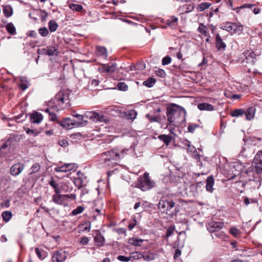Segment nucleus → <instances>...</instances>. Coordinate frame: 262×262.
<instances>
[{"label":"nucleus","instance_id":"3c124183","mask_svg":"<svg viewBox=\"0 0 262 262\" xmlns=\"http://www.w3.org/2000/svg\"><path fill=\"white\" fill-rule=\"evenodd\" d=\"M89 241V238L86 236H83L80 238L79 243L82 245H86L88 244Z\"/></svg>","mask_w":262,"mask_h":262},{"label":"nucleus","instance_id":"393cba45","mask_svg":"<svg viewBox=\"0 0 262 262\" xmlns=\"http://www.w3.org/2000/svg\"><path fill=\"white\" fill-rule=\"evenodd\" d=\"M158 138L165 143L166 145L169 144L172 139L171 137L166 135H159Z\"/></svg>","mask_w":262,"mask_h":262},{"label":"nucleus","instance_id":"0e129e2a","mask_svg":"<svg viewBox=\"0 0 262 262\" xmlns=\"http://www.w3.org/2000/svg\"><path fill=\"white\" fill-rule=\"evenodd\" d=\"M174 231V229L172 228H169L166 232V235L167 236H171Z\"/></svg>","mask_w":262,"mask_h":262},{"label":"nucleus","instance_id":"f03ea898","mask_svg":"<svg viewBox=\"0 0 262 262\" xmlns=\"http://www.w3.org/2000/svg\"><path fill=\"white\" fill-rule=\"evenodd\" d=\"M129 150L128 149H123L121 151L116 149L108 150L101 155V159L105 165L114 167L117 165L118 161L123 158Z\"/></svg>","mask_w":262,"mask_h":262},{"label":"nucleus","instance_id":"e433bc0d","mask_svg":"<svg viewBox=\"0 0 262 262\" xmlns=\"http://www.w3.org/2000/svg\"><path fill=\"white\" fill-rule=\"evenodd\" d=\"M137 113L135 110H132L129 111L126 115L128 119L134 120L136 118Z\"/></svg>","mask_w":262,"mask_h":262},{"label":"nucleus","instance_id":"bb28decb","mask_svg":"<svg viewBox=\"0 0 262 262\" xmlns=\"http://www.w3.org/2000/svg\"><path fill=\"white\" fill-rule=\"evenodd\" d=\"M3 11L6 17H10L12 15L13 10L11 6H5L3 7Z\"/></svg>","mask_w":262,"mask_h":262},{"label":"nucleus","instance_id":"6e6d98bb","mask_svg":"<svg viewBox=\"0 0 262 262\" xmlns=\"http://www.w3.org/2000/svg\"><path fill=\"white\" fill-rule=\"evenodd\" d=\"M10 145V141H6L1 147V151L3 154H5L6 151H5V149L7 148Z\"/></svg>","mask_w":262,"mask_h":262},{"label":"nucleus","instance_id":"f257e3e1","mask_svg":"<svg viewBox=\"0 0 262 262\" xmlns=\"http://www.w3.org/2000/svg\"><path fill=\"white\" fill-rule=\"evenodd\" d=\"M166 115L169 124L167 127L169 128V131L173 134L172 130L174 127L181 125L186 120V112L182 106L172 104L170 107L167 109Z\"/></svg>","mask_w":262,"mask_h":262},{"label":"nucleus","instance_id":"aec40b11","mask_svg":"<svg viewBox=\"0 0 262 262\" xmlns=\"http://www.w3.org/2000/svg\"><path fill=\"white\" fill-rule=\"evenodd\" d=\"M97 51L98 55L102 57L105 59L107 57V50L103 47H97Z\"/></svg>","mask_w":262,"mask_h":262},{"label":"nucleus","instance_id":"473e14b6","mask_svg":"<svg viewBox=\"0 0 262 262\" xmlns=\"http://www.w3.org/2000/svg\"><path fill=\"white\" fill-rule=\"evenodd\" d=\"M198 31L204 35V36H208L209 35L208 31L207 30V28L206 26H204L203 24H201L198 29Z\"/></svg>","mask_w":262,"mask_h":262},{"label":"nucleus","instance_id":"2eb2a0df","mask_svg":"<svg viewBox=\"0 0 262 262\" xmlns=\"http://www.w3.org/2000/svg\"><path fill=\"white\" fill-rule=\"evenodd\" d=\"M194 6L193 4H186L180 7L179 11L181 13H187L191 12L194 9Z\"/></svg>","mask_w":262,"mask_h":262},{"label":"nucleus","instance_id":"39448f33","mask_svg":"<svg viewBox=\"0 0 262 262\" xmlns=\"http://www.w3.org/2000/svg\"><path fill=\"white\" fill-rule=\"evenodd\" d=\"M70 93L68 91L63 90L58 92L55 96L54 102L58 105L61 106V104L69 103Z\"/></svg>","mask_w":262,"mask_h":262},{"label":"nucleus","instance_id":"4c0bfd02","mask_svg":"<svg viewBox=\"0 0 262 262\" xmlns=\"http://www.w3.org/2000/svg\"><path fill=\"white\" fill-rule=\"evenodd\" d=\"M69 8L72 10L77 12H79L82 10V6L80 5L71 4L69 5Z\"/></svg>","mask_w":262,"mask_h":262},{"label":"nucleus","instance_id":"c85d7f7f","mask_svg":"<svg viewBox=\"0 0 262 262\" xmlns=\"http://www.w3.org/2000/svg\"><path fill=\"white\" fill-rule=\"evenodd\" d=\"M107 73H114L117 71V64L115 63H112L111 64H106Z\"/></svg>","mask_w":262,"mask_h":262},{"label":"nucleus","instance_id":"4468645a","mask_svg":"<svg viewBox=\"0 0 262 262\" xmlns=\"http://www.w3.org/2000/svg\"><path fill=\"white\" fill-rule=\"evenodd\" d=\"M256 109L254 107H249L246 111H245L246 119L248 121L252 120L255 114Z\"/></svg>","mask_w":262,"mask_h":262},{"label":"nucleus","instance_id":"0eeeda50","mask_svg":"<svg viewBox=\"0 0 262 262\" xmlns=\"http://www.w3.org/2000/svg\"><path fill=\"white\" fill-rule=\"evenodd\" d=\"M87 123V121H84L83 122H79L73 120L69 118H67L60 122V125L65 128H69L74 126H80L82 125L83 124L86 125Z\"/></svg>","mask_w":262,"mask_h":262},{"label":"nucleus","instance_id":"8fccbe9b","mask_svg":"<svg viewBox=\"0 0 262 262\" xmlns=\"http://www.w3.org/2000/svg\"><path fill=\"white\" fill-rule=\"evenodd\" d=\"M118 259L121 261L128 262L131 261L130 255L129 256H125L123 255H119L118 257Z\"/></svg>","mask_w":262,"mask_h":262},{"label":"nucleus","instance_id":"7ed1b4c3","mask_svg":"<svg viewBox=\"0 0 262 262\" xmlns=\"http://www.w3.org/2000/svg\"><path fill=\"white\" fill-rule=\"evenodd\" d=\"M136 186L142 191H146L152 188L154 186V183L149 179V174L145 173L138 179Z\"/></svg>","mask_w":262,"mask_h":262},{"label":"nucleus","instance_id":"5fc2aeb1","mask_svg":"<svg viewBox=\"0 0 262 262\" xmlns=\"http://www.w3.org/2000/svg\"><path fill=\"white\" fill-rule=\"evenodd\" d=\"M155 73L157 76L160 77H164L166 75L165 71L163 70L160 69L156 70Z\"/></svg>","mask_w":262,"mask_h":262},{"label":"nucleus","instance_id":"a19ab883","mask_svg":"<svg viewBox=\"0 0 262 262\" xmlns=\"http://www.w3.org/2000/svg\"><path fill=\"white\" fill-rule=\"evenodd\" d=\"M55 171L56 172H67L68 171L66 164L61 166H58L55 168Z\"/></svg>","mask_w":262,"mask_h":262},{"label":"nucleus","instance_id":"cd10ccee","mask_svg":"<svg viewBox=\"0 0 262 262\" xmlns=\"http://www.w3.org/2000/svg\"><path fill=\"white\" fill-rule=\"evenodd\" d=\"M156 79L152 78V77H149L147 80L144 81L143 83V85L148 87V88H151L153 86V85L156 83Z\"/></svg>","mask_w":262,"mask_h":262},{"label":"nucleus","instance_id":"5701e85b","mask_svg":"<svg viewBox=\"0 0 262 262\" xmlns=\"http://www.w3.org/2000/svg\"><path fill=\"white\" fill-rule=\"evenodd\" d=\"M142 258L147 261H150L155 259L154 255L148 252H142Z\"/></svg>","mask_w":262,"mask_h":262},{"label":"nucleus","instance_id":"b1692460","mask_svg":"<svg viewBox=\"0 0 262 262\" xmlns=\"http://www.w3.org/2000/svg\"><path fill=\"white\" fill-rule=\"evenodd\" d=\"M6 28L7 31L9 34L12 35H15L16 34L15 27L12 23H8L6 26Z\"/></svg>","mask_w":262,"mask_h":262},{"label":"nucleus","instance_id":"680f3d73","mask_svg":"<svg viewBox=\"0 0 262 262\" xmlns=\"http://www.w3.org/2000/svg\"><path fill=\"white\" fill-rule=\"evenodd\" d=\"M181 250L178 249H177L176 250V252H175V254L173 256L174 259L177 260L179 257V256L181 255Z\"/></svg>","mask_w":262,"mask_h":262},{"label":"nucleus","instance_id":"72a5a7b5","mask_svg":"<svg viewBox=\"0 0 262 262\" xmlns=\"http://www.w3.org/2000/svg\"><path fill=\"white\" fill-rule=\"evenodd\" d=\"M95 121H98L100 122H105L106 123V122H108V119L106 117L96 113Z\"/></svg>","mask_w":262,"mask_h":262},{"label":"nucleus","instance_id":"338daca9","mask_svg":"<svg viewBox=\"0 0 262 262\" xmlns=\"http://www.w3.org/2000/svg\"><path fill=\"white\" fill-rule=\"evenodd\" d=\"M187 150L189 152H194L195 150V149L194 147L191 145H188V147L187 148Z\"/></svg>","mask_w":262,"mask_h":262},{"label":"nucleus","instance_id":"f8f14e48","mask_svg":"<svg viewBox=\"0 0 262 262\" xmlns=\"http://www.w3.org/2000/svg\"><path fill=\"white\" fill-rule=\"evenodd\" d=\"M68 195H62L59 193H56L52 195V201L58 205L63 204L66 199L68 198Z\"/></svg>","mask_w":262,"mask_h":262},{"label":"nucleus","instance_id":"c9c22d12","mask_svg":"<svg viewBox=\"0 0 262 262\" xmlns=\"http://www.w3.org/2000/svg\"><path fill=\"white\" fill-rule=\"evenodd\" d=\"M96 112L93 111H88L85 113V116L92 120V121H95L96 118Z\"/></svg>","mask_w":262,"mask_h":262},{"label":"nucleus","instance_id":"dca6fc26","mask_svg":"<svg viewBox=\"0 0 262 262\" xmlns=\"http://www.w3.org/2000/svg\"><path fill=\"white\" fill-rule=\"evenodd\" d=\"M216 47L218 50H224L226 48V44L223 41L220 35L217 34L216 36Z\"/></svg>","mask_w":262,"mask_h":262},{"label":"nucleus","instance_id":"603ef678","mask_svg":"<svg viewBox=\"0 0 262 262\" xmlns=\"http://www.w3.org/2000/svg\"><path fill=\"white\" fill-rule=\"evenodd\" d=\"M145 64L143 62H139L134 66V68L136 70H142L145 68Z\"/></svg>","mask_w":262,"mask_h":262},{"label":"nucleus","instance_id":"f704fd0d","mask_svg":"<svg viewBox=\"0 0 262 262\" xmlns=\"http://www.w3.org/2000/svg\"><path fill=\"white\" fill-rule=\"evenodd\" d=\"M26 133L28 135H31L33 136H36L40 133V132L36 129H31L29 128H25Z\"/></svg>","mask_w":262,"mask_h":262},{"label":"nucleus","instance_id":"ddd939ff","mask_svg":"<svg viewBox=\"0 0 262 262\" xmlns=\"http://www.w3.org/2000/svg\"><path fill=\"white\" fill-rule=\"evenodd\" d=\"M42 120V115L38 112H34L31 114L30 120L33 123H39Z\"/></svg>","mask_w":262,"mask_h":262},{"label":"nucleus","instance_id":"412c9836","mask_svg":"<svg viewBox=\"0 0 262 262\" xmlns=\"http://www.w3.org/2000/svg\"><path fill=\"white\" fill-rule=\"evenodd\" d=\"M104 237L100 234L98 233L95 237V241L98 246L102 247L104 245Z\"/></svg>","mask_w":262,"mask_h":262},{"label":"nucleus","instance_id":"4be33fe9","mask_svg":"<svg viewBox=\"0 0 262 262\" xmlns=\"http://www.w3.org/2000/svg\"><path fill=\"white\" fill-rule=\"evenodd\" d=\"M211 6V3H202L198 6L196 8V10L198 12H201L209 8Z\"/></svg>","mask_w":262,"mask_h":262},{"label":"nucleus","instance_id":"a878e982","mask_svg":"<svg viewBox=\"0 0 262 262\" xmlns=\"http://www.w3.org/2000/svg\"><path fill=\"white\" fill-rule=\"evenodd\" d=\"M49 184L54 188L55 193H60L58 185L53 177L51 178V180L49 181Z\"/></svg>","mask_w":262,"mask_h":262},{"label":"nucleus","instance_id":"7c9ffc66","mask_svg":"<svg viewBox=\"0 0 262 262\" xmlns=\"http://www.w3.org/2000/svg\"><path fill=\"white\" fill-rule=\"evenodd\" d=\"M130 256L131 258V261H134L135 260H138L140 258H142V252H133L130 254Z\"/></svg>","mask_w":262,"mask_h":262},{"label":"nucleus","instance_id":"c03bdc74","mask_svg":"<svg viewBox=\"0 0 262 262\" xmlns=\"http://www.w3.org/2000/svg\"><path fill=\"white\" fill-rule=\"evenodd\" d=\"M199 125L195 123H190L189 124L187 129L188 131L190 133H193L195 129L199 127Z\"/></svg>","mask_w":262,"mask_h":262},{"label":"nucleus","instance_id":"6e6552de","mask_svg":"<svg viewBox=\"0 0 262 262\" xmlns=\"http://www.w3.org/2000/svg\"><path fill=\"white\" fill-rule=\"evenodd\" d=\"M223 226V223L211 221L207 224V228L210 232H214L220 230L222 228Z\"/></svg>","mask_w":262,"mask_h":262},{"label":"nucleus","instance_id":"58836bf2","mask_svg":"<svg viewBox=\"0 0 262 262\" xmlns=\"http://www.w3.org/2000/svg\"><path fill=\"white\" fill-rule=\"evenodd\" d=\"M2 217L4 221L7 222L12 217V213L10 211H4L2 213Z\"/></svg>","mask_w":262,"mask_h":262},{"label":"nucleus","instance_id":"e2e57ef3","mask_svg":"<svg viewBox=\"0 0 262 262\" xmlns=\"http://www.w3.org/2000/svg\"><path fill=\"white\" fill-rule=\"evenodd\" d=\"M59 144L62 147H66L68 145V142L66 140H61L59 141Z\"/></svg>","mask_w":262,"mask_h":262},{"label":"nucleus","instance_id":"9b49d317","mask_svg":"<svg viewBox=\"0 0 262 262\" xmlns=\"http://www.w3.org/2000/svg\"><path fill=\"white\" fill-rule=\"evenodd\" d=\"M256 168L259 171L262 170V151H259L255 155L253 162Z\"/></svg>","mask_w":262,"mask_h":262},{"label":"nucleus","instance_id":"13d9d810","mask_svg":"<svg viewBox=\"0 0 262 262\" xmlns=\"http://www.w3.org/2000/svg\"><path fill=\"white\" fill-rule=\"evenodd\" d=\"M46 112L49 113V114L50 116V119L52 121H55L56 120V119H57L56 115L54 113L50 112V109H48V108L46 109Z\"/></svg>","mask_w":262,"mask_h":262},{"label":"nucleus","instance_id":"69168bd1","mask_svg":"<svg viewBox=\"0 0 262 262\" xmlns=\"http://www.w3.org/2000/svg\"><path fill=\"white\" fill-rule=\"evenodd\" d=\"M253 6H254V5H253V4H244L243 6L241 7V8H251Z\"/></svg>","mask_w":262,"mask_h":262},{"label":"nucleus","instance_id":"2f4dec72","mask_svg":"<svg viewBox=\"0 0 262 262\" xmlns=\"http://www.w3.org/2000/svg\"><path fill=\"white\" fill-rule=\"evenodd\" d=\"M245 114V111L242 108L236 109L231 113L232 117H237Z\"/></svg>","mask_w":262,"mask_h":262},{"label":"nucleus","instance_id":"49530a36","mask_svg":"<svg viewBox=\"0 0 262 262\" xmlns=\"http://www.w3.org/2000/svg\"><path fill=\"white\" fill-rule=\"evenodd\" d=\"M40 169V166L38 163H35L31 168L30 174L37 172Z\"/></svg>","mask_w":262,"mask_h":262},{"label":"nucleus","instance_id":"4d7b16f0","mask_svg":"<svg viewBox=\"0 0 262 262\" xmlns=\"http://www.w3.org/2000/svg\"><path fill=\"white\" fill-rule=\"evenodd\" d=\"M68 171H70L76 169L77 167V164L75 163H67L66 164Z\"/></svg>","mask_w":262,"mask_h":262},{"label":"nucleus","instance_id":"09e8293b","mask_svg":"<svg viewBox=\"0 0 262 262\" xmlns=\"http://www.w3.org/2000/svg\"><path fill=\"white\" fill-rule=\"evenodd\" d=\"M35 252L37 256V257L40 259H43L45 258V256H43L42 255V252H43V250L42 249H40L38 248H36L35 249Z\"/></svg>","mask_w":262,"mask_h":262},{"label":"nucleus","instance_id":"a18cd8bd","mask_svg":"<svg viewBox=\"0 0 262 262\" xmlns=\"http://www.w3.org/2000/svg\"><path fill=\"white\" fill-rule=\"evenodd\" d=\"M84 210V208L82 206H78L76 209H74L72 213L73 215H76L78 214L81 213Z\"/></svg>","mask_w":262,"mask_h":262},{"label":"nucleus","instance_id":"37998d69","mask_svg":"<svg viewBox=\"0 0 262 262\" xmlns=\"http://www.w3.org/2000/svg\"><path fill=\"white\" fill-rule=\"evenodd\" d=\"M117 88L119 90L125 91L127 90L128 86L125 83L120 82L118 83Z\"/></svg>","mask_w":262,"mask_h":262},{"label":"nucleus","instance_id":"423d86ee","mask_svg":"<svg viewBox=\"0 0 262 262\" xmlns=\"http://www.w3.org/2000/svg\"><path fill=\"white\" fill-rule=\"evenodd\" d=\"M174 205V203L171 200H161L158 204L159 208L162 210L163 212H166L168 213V211H170Z\"/></svg>","mask_w":262,"mask_h":262},{"label":"nucleus","instance_id":"9d476101","mask_svg":"<svg viewBox=\"0 0 262 262\" xmlns=\"http://www.w3.org/2000/svg\"><path fill=\"white\" fill-rule=\"evenodd\" d=\"M24 165L22 163L14 164L11 168L10 172L12 175L17 176L21 173L24 169Z\"/></svg>","mask_w":262,"mask_h":262},{"label":"nucleus","instance_id":"20e7f679","mask_svg":"<svg viewBox=\"0 0 262 262\" xmlns=\"http://www.w3.org/2000/svg\"><path fill=\"white\" fill-rule=\"evenodd\" d=\"M220 28L229 32L231 34H239L243 30V26L237 23L231 22H227L222 24Z\"/></svg>","mask_w":262,"mask_h":262},{"label":"nucleus","instance_id":"052dcab7","mask_svg":"<svg viewBox=\"0 0 262 262\" xmlns=\"http://www.w3.org/2000/svg\"><path fill=\"white\" fill-rule=\"evenodd\" d=\"M27 34L29 36H30V37L34 38H36L37 37V34L36 32H35V31H33V30H31V31H29L28 33H27Z\"/></svg>","mask_w":262,"mask_h":262},{"label":"nucleus","instance_id":"79ce46f5","mask_svg":"<svg viewBox=\"0 0 262 262\" xmlns=\"http://www.w3.org/2000/svg\"><path fill=\"white\" fill-rule=\"evenodd\" d=\"M38 31L40 35L43 37H46L49 34V31L46 27L40 28L39 29Z\"/></svg>","mask_w":262,"mask_h":262},{"label":"nucleus","instance_id":"de8ad7c7","mask_svg":"<svg viewBox=\"0 0 262 262\" xmlns=\"http://www.w3.org/2000/svg\"><path fill=\"white\" fill-rule=\"evenodd\" d=\"M230 233L234 237H237L240 233L239 230L235 227H232L230 229Z\"/></svg>","mask_w":262,"mask_h":262},{"label":"nucleus","instance_id":"1a4fd4ad","mask_svg":"<svg viewBox=\"0 0 262 262\" xmlns=\"http://www.w3.org/2000/svg\"><path fill=\"white\" fill-rule=\"evenodd\" d=\"M66 258L64 252L62 251L55 252L52 256V262H63Z\"/></svg>","mask_w":262,"mask_h":262},{"label":"nucleus","instance_id":"ea45409f","mask_svg":"<svg viewBox=\"0 0 262 262\" xmlns=\"http://www.w3.org/2000/svg\"><path fill=\"white\" fill-rule=\"evenodd\" d=\"M46 50V53L47 54H48L49 56H53L54 55L57 54V51L55 48L54 47H51L48 49Z\"/></svg>","mask_w":262,"mask_h":262},{"label":"nucleus","instance_id":"6ab92c4d","mask_svg":"<svg viewBox=\"0 0 262 262\" xmlns=\"http://www.w3.org/2000/svg\"><path fill=\"white\" fill-rule=\"evenodd\" d=\"M143 242V239L137 237H133L128 239V243L135 246H141Z\"/></svg>","mask_w":262,"mask_h":262},{"label":"nucleus","instance_id":"864d4df0","mask_svg":"<svg viewBox=\"0 0 262 262\" xmlns=\"http://www.w3.org/2000/svg\"><path fill=\"white\" fill-rule=\"evenodd\" d=\"M171 58L169 56H165L162 59V64L167 65L171 62Z\"/></svg>","mask_w":262,"mask_h":262},{"label":"nucleus","instance_id":"774afa93","mask_svg":"<svg viewBox=\"0 0 262 262\" xmlns=\"http://www.w3.org/2000/svg\"><path fill=\"white\" fill-rule=\"evenodd\" d=\"M73 116H74L76 118H78L79 120H83V116L81 115H79V114H75V115H73Z\"/></svg>","mask_w":262,"mask_h":262},{"label":"nucleus","instance_id":"a211bd4d","mask_svg":"<svg viewBox=\"0 0 262 262\" xmlns=\"http://www.w3.org/2000/svg\"><path fill=\"white\" fill-rule=\"evenodd\" d=\"M214 185V180L212 176H209L206 180V189L207 191L212 192L213 186Z\"/></svg>","mask_w":262,"mask_h":262},{"label":"nucleus","instance_id":"bf43d9fd","mask_svg":"<svg viewBox=\"0 0 262 262\" xmlns=\"http://www.w3.org/2000/svg\"><path fill=\"white\" fill-rule=\"evenodd\" d=\"M98 71L100 73H107V69H106V64H102V66L101 67L99 68Z\"/></svg>","mask_w":262,"mask_h":262},{"label":"nucleus","instance_id":"f3484780","mask_svg":"<svg viewBox=\"0 0 262 262\" xmlns=\"http://www.w3.org/2000/svg\"><path fill=\"white\" fill-rule=\"evenodd\" d=\"M198 108L201 111H212L214 110V107L208 103H201L198 104Z\"/></svg>","mask_w":262,"mask_h":262},{"label":"nucleus","instance_id":"c756f323","mask_svg":"<svg viewBox=\"0 0 262 262\" xmlns=\"http://www.w3.org/2000/svg\"><path fill=\"white\" fill-rule=\"evenodd\" d=\"M48 26L49 29L51 32H55L58 28L57 24L53 20H50L49 22Z\"/></svg>","mask_w":262,"mask_h":262}]
</instances>
